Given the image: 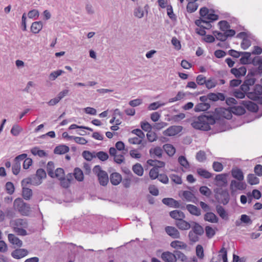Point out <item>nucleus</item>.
<instances>
[{"label": "nucleus", "instance_id": "nucleus-1", "mask_svg": "<svg viewBox=\"0 0 262 262\" xmlns=\"http://www.w3.org/2000/svg\"><path fill=\"white\" fill-rule=\"evenodd\" d=\"M215 123L214 118L211 116L203 115L194 119L191 122V126L196 129L208 130L210 125Z\"/></svg>", "mask_w": 262, "mask_h": 262}, {"label": "nucleus", "instance_id": "nucleus-2", "mask_svg": "<svg viewBox=\"0 0 262 262\" xmlns=\"http://www.w3.org/2000/svg\"><path fill=\"white\" fill-rule=\"evenodd\" d=\"M10 225L13 229V231L17 235L25 236L27 235L25 230L28 227V223L25 220L18 219L10 222Z\"/></svg>", "mask_w": 262, "mask_h": 262}, {"label": "nucleus", "instance_id": "nucleus-3", "mask_svg": "<svg viewBox=\"0 0 262 262\" xmlns=\"http://www.w3.org/2000/svg\"><path fill=\"white\" fill-rule=\"evenodd\" d=\"M93 171L97 176L99 182L102 186H106L108 182V177L107 172L102 170L99 165H96L93 169Z\"/></svg>", "mask_w": 262, "mask_h": 262}, {"label": "nucleus", "instance_id": "nucleus-4", "mask_svg": "<svg viewBox=\"0 0 262 262\" xmlns=\"http://www.w3.org/2000/svg\"><path fill=\"white\" fill-rule=\"evenodd\" d=\"M200 15L201 18L212 22L219 19V16L215 14L214 10L209 9L206 7L200 9Z\"/></svg>", "mask_w": 262, "mask_h": 262}, {"label": "nucleus", "instance_id": "nucleus-5", "mask_svg": "<svg viewBox=\"0 0 262 262\" xmlns=\"http://www.w3.org/2000/svg\"><path fill=\"white\" fill-rule=\"evenodd\" d=\"M13 206L22 215H27L30 212V208L29 205L25 203L20 198H17L14 200Z\"/></svg>", "mask_w": 262, "mask_h": 262}, {"label": "nucleus", "instance_id": "nucleus-6", "mask_svg": "<svg viewBox=\"0 0 262 262\" xmlns=\"http://www.w3.org/2000/svg\"><path fill=\"white\" fill-rule=\"evenodd\" d=\"M247 185L243 181H237L233 180L230 184V190L231 194L234 195L237 193L238 191H243L246 189Z\"/></svg>", "mask_w": 262, "mask_h": 262}, {"label": "nucleus", "instance_id": "nucleus-7", "mask_svg": "<svg viewBox=\"0 0 262 262\" xmlns=\"http://www.w3.org/2000/svg\"><path fill=\"white\" fill-rule=\"evenodd\" d=\"M254 72H249L246 77L243 84L241 85L240 89L244 92H247L250 90V86L253 85L255 82Z\"/></svg>", "mask_w": 262, "mask_h": 262}, {"label": "nucleus", "instance_id": "nucleus-8", "mask_svg": "<svg viewBox=\"0 0 262 262\" xmlns=\"http://www.w3.org/2000/svg\"><path fill=\"white\" fill-rule=\"evenodd\" d=\"M52 178H57L60 181L61 185L62 187H66V181L64 180V171L61 168H57L55 171L53 172V174L50 176Z\"/></svg>", "mask_w": 262, "mask_h": 262}, {"label": "nucleus", "instance_id": "nucleus-9", "mask_svg": "<svg viewBox=\"0 0 262 262\" xmlns=\"http://www.w3.org/2000/svg\"><path fill=\"white\" fill-rule=\"evenodd\" d=\"M182 129L183 128L181 126H171L163 131V134L166 136H173L180 133L182 130Z\"/></svg>", "mask_w": 262, "mask_h": 262}, {"label": "nucleus", "instance_id": "nucleus-10", "mask_svg": "<svg viewBox=\"0 0 262 262\" xmlns=\"http://www.w3.org/2000/svg\"><path fill=\"white\" fill-rule=\"evenodd\" d=\"M262 95V86L260 84H256L252 92H248L247 96L252 100L257 99L259 96Z\"/></svg>", "mask_w": 262, "mask_h": 262}, {"label": "nucleus", "instance_id": "nucleus-11", "mask_svg": "<svg viewBox=\"0 0 262 262\" xmlns=\"http://www.w3.org/2000/svg\"><path fill=\"white\" fill-rule=\"evenodd\" d=\"M149 9V6L145 5L144 7H138L134 10V14L135 17L138 18H141L144 15H147Z\"/></svg>", "mask_w": 262, "mask_h": 262}, {"label": "nucleus", "instance_id": "nucleus-12", "mask_svg": "<svg viewBox=\"0 0 262 262\" xmlns=\"http://www.w3.org/2000/svg\"><path fill=\"white\" fill-rule=\"evenodd\" d=\"M227 174H219L216 176L215 180L216 181V185L220 187H225L227 185L228 181Z\"/></svg>", "mask_w": 262, "mask_h": 262}, {"label": "nucleus", "instance_id": "nucleus-13", "mask_svg": "<svg viewBox=\"0 0 262 262\" xmlns=\"http://www.w3.org/2000/svg\"><path fill=\"white\" fill-rule=\"evenodd\" d=\"M165 231L169 236L173 238H179L180 237V232L175 227L167 226L165 228Z\"/></svg>", "mask_w": 262, "mask_h": 262}, {"label": "nucleus", "instance_id": "nucleus-14", "mask_svg": "<svg viewBox=\"0 0 262 262\" xmlns=\"http://www.w3.org/2000/svg\"><path fill=\"white\" fill-rule=\"evenodd\" d=\"M28 251L25 249H17L11 253V256L16 259H20L28 254Z\"/></svg>", "mask_w": 262, "mask_h": 262}, {"label": "nucleus", "instance_id": "nucleus-15", "mask_svg": "<svg viewBox=\"0 0 262 262\" xmlns=\"http://www.w3.org/2000/svg\"><path fill=\"white\" fill-rule=\"evenodd\" d=\"M161 258L165 262H176L177 257L173 253L167 251L163 252Z\"/></svg>", "mask_w": 262, "mask_h": 262}, {"label": "nucleus", "instance_id": "nucleus-16", "mask_svg": "<svg viewBox=\"0 0 262 262\" xmlns=\"http://www.w3.org/2000/svg\"><path fill=\"white\" fill-rule=\"evenodd\" d=\"M247 69L245 66H241L238 68H232L231 69V73L236 77H240L245 75Z\"/></svg>", "mask_w": 262, "mask_h": 262}, {"label": "nucleus", "instance_id": "nucleus-17", "mask_svg": "<svg viewBox=\"0 0 262 262\" xmlns=\"http://www.w3.org/2000/svg\"><path fill=\"white\" fill-rule=\"evenodd\" d=\"M212 21L205 20L201 17L195 21V24L198 27H202L205 29H209L211 27V23Z\"/></svg>", "mask_w": 262, "mask_h": 262}, {"label": "nucleus", "instance_id": "nucleus-18", "mask_svg": "<svg viewBox=\"0 0 262 262\" xmlns=\"http://www.w3.org/2000/svg\"><path fill=\"white\" fill-rule=\"evenodd\" d=\"M162 201L164 204L169 207L173 208L179 207V203L172 198H164Z\"/></svg>", "mask_w": 262, "mask_h": 262}, {"label": "nucleus", "instance_id": "nucleus-19", "mask_svg": "<svg viewBox=\"0 0 262 262\" xmlns=\"http://www.w3.org/2000/svg\"><path fill=\"white\" fill-rule=\"evenodd\" d=\"M220 194L221 195V203L224 205H226L229 201L230 195L227 190H220Z\"/></svg>", "mask_w": 262, "mask_h": 262}, {"label": "nucleus", "instance_id": "nucleus-20", "mask_svg": "<svg viewBox=\"0 0 262 262\" xmlns=\"http://www.w3.org/2000/svg\"><path fill=\"white\" fill-rule=\"evenodd\" d=\"M176 225L179 229L182 230H188L190 228V224L183 219L176 221Z\"/></svg>", "mask_w": 262, "mask_h": 262}, {"label": "nucleus", "instance_id": "nucleus-21", "mask_svg": "<svg viewBox=\"0 0 262 262\" xmlns=\"http://www.w3.org/2000/svg\"><path fill=\"white\" fill-rule=\"evenodd\" d=\"M122 180L121 176L117 172H114L111 174L110 181L113 185H118Z\"/></svg>", "mask_w": 262, "mask_h": 262}, {"label": "nucleus", "instance_id": "nucleus-22", "mask_svg": "<svg viewBox=\"0 0 262 262\" xmlns=\"http://www.w3.org/2000/svg\"><path fill=\"white\" fill-rule=\"evenodd\" d=\"M170 246L176 249H186L187 245L186 243L180 241H174L170 243Z\"/></svg>", "mask_w": 262, "mask_h": 262}, {"label": "nucleus", "instance_id": "nucleus-23", "mask_svg": "<svg viewBox=\"0 0 262 262\" xmlns=\"http://www.w3.org/2000/svg\"><path fill=\"white\" fill-rule=\"evenodd\" d=\"M232 177L237 181H243L244 177L241 169L239 168H233L231 171Z\"/></svg>", "mask_w": 262, "mask_h": 262}, {"label": "nucleus", "instance_id": "nucleus-24", "mask_svg": "<svg viewBox=\"0 0 262 262\" xmlns=\"http://www.w3.org/2000/svg\"><path fill=\"white\" fill-rule=\"evenodd\" d=\"M208 98L209 100L213 101H216L217 100H224L225 99V95L223 93H210L208 95Z\"/></svg>", "mask_w": 262, "mask_h": 262}, {"label": "nucleus", "instance_id": "nucleus-25", "mask_svg": "<svg viewBox=\"0 0 262 262\" xmlns=\"http://www.w3.org/2000/svg\"><path fill=\"white\" fill-rule=\"evenodd\" d=\"M8 240L10 243L13 245H15L18 247H21L23 242L17 237L15 236L13 234H9L8 236Z\"/></svg>", "mask_w": 262, "mask_h": 262}, {"label": "nucleus", "instance_id": "nucleus-26", "mask_svg": "<svg viewBox=\"0 0 262 262\" xmlns=\"http://www.w3.org/2000/svg\"><path fill=\"white\" fill-rule=\"evenodd\" d=\"M170 216L175 219L177 221L184 219L185 217V214L183 212L180 210H173L170 212Z\"/></svg>", "mask_w": 262, "mask_h": 262}, {"label": "nucleus", "instance_id": "nucleus-27", "mask_svg": "<svg viewBox=\"0 0 262 262\" xmlns=\"http://www.w3.org/2000/svg\"><path fill=\"white\" fill-rule=\"evenodd\" d=\"M186 209L192 215L195 216H199L201 215V210L196 206L188 204L186 205Z\"/></svg>", "mask_w": 262, "mask_h": 262}, {"label": "nucleus", "instance_id": "nucleus-28", "mask_svg": "<svg viewBox=\"0 0 262 262\" xmlns=\"http://www.w3.org/2000/svg\"><path fill=\"white\" fill-rule=\"evenodd\" d=\"M243 102L244 106L251 112H256L258 109L257 105L253 102L247 101H243Z\"/></svg>", "mask_w": 262, "mask_h": 262}, {"label": "nucleus", "instance_id": "nucleus-29", "mask_svg": "<svg viewBox=\"0 0 262 262\" xmlns=\"http://www.w3.org/2000/svg\"><path fill=\"white\" fill-rule=\"evenodd\" d=\"M204 220L212 223H216L218 222V218L216 215L212 212H207L204 215Z\"/></svg>", "mask_w": 262, "mask_h": 262}, {"label": "nucleus", "instance_id": "nucleus-30", "mask_svg": "<svg viewBox=\"0 0 262 262\" xmlns=\"http://www.w3.org/2000/svg\"><path fill=\"white\" fill-rule=\"evenodd\" d=\"M42 23L41 21H35L31 25V30L33 33L36 34L39 33V32L42 29Z\"/></svg>", "mask_w": 262, "mask_h": 262}, {"label": "nucleus", "instance_id": "nucleus-31", "mask_svg": "<svg viewBox=\"0 0 262 262\" xmlns=\"http://www.w3.org/2000/svg\"><path fill=\"white\" fill-rule=\"evenodd\" d=\"M162 149L160 147H156L155 148H151L149 150V154L150 156L154 158L157 157L160 158L162 155Z\"/></svg>", "mask_w": 262, "mask_h": 262}, {"label": "nucleus", "instance_id": "nucleus-32", "mask_svg": "<svg viewBox=\"0 0 262 262\" xmlns=\"http://www.w3.org/2000/svg\"><path fill=\"white\" fill-rule=\"evenodd\" d=\"M210 104L208 103H200L194 107V111L196 112L206 111L210 107Z\"/></svg>", "mask_w": 262, "mask_h": 262}, {"label": "nucleus", "instance_id": "nucleus-33", "mask_svg": "<svg viewBox=\"0 0 262 262\" xmlns=\"http://www.w3.org/2000/svg\"><path fill=\"white\" fill-rule=\"evenodd\" d=\"M31 153L34 156H38L39 157H44L47 156V154L43 150L39 149L38 147H35L31 149Z\"/></svg>", "mask_w": 262, "mask_h": 262}, {"label": "nucleus", "instance_id": "nucleus-34", "mask_svg": "<svg viewBox=\"0 0 262 262\" xmlns=\"http://www.w3.org/2000/svg\"><path fill=\"white\" fill-rule=\"evenodd\" d=\"M216 209L217 213L222 219L227 220L228 219L226 211L222 206H217Z\"/></svg>", "mask_w": 262, "mask_h": 262}, {"label": "nucleus", "instance_id": "nucleus-35", "mask_svg": "<svg viewBox=\"0 0 262 262\" xmlns=\"http://www.w3.org/2000/svg\"><path fill=\"white\" fill-rule=\"evenodd\" d=\"M135 173L139 176H142L143 174L144 170L142 165L139 163H136L132 168Z\"/></svg>", "mask_w": 262, "mask_h": 262}, {"label": "nucleus", "instance_id": "nucleus-36", "mask_svg": "<svg viewBox=\"0 0 262 262\" xmlns=\"http://www.w3.org/2000/svg\"><path fill=\"white\" fill-rule=\"evenodd\" d=\"M66 92L63 91L60 92L57 97L50 100L48 102L50 105H54L57 104L64 96H65Z\"/></svg>", "mask_w": 262, "mask_h": 262}, {"label": "nucleus", "instance_id": "nucleus-37", "mask_svg": "<svg viewBox=\"0 0 262 262\" xmlns=\"http://www.w3.org/2000/svg\"><path fill=\"white\" fill-rule=\"evenodd\" d=\"M163 149L170 156H173L175 152L176 149L174 147L170 144H166L163 145Z\"/></svg>", "mask_w": 262, "mask_h": 262}, {"label": "nucleus", "instance_id": "nucleus-38", "mask_svg": "<svg viewBox=\"0 0 262 262\" xmlns=\"http://www.w3.org/2000/svg\"><path fill=\"white\" fill-rule=\"evenodd\" d=\"M183 195L188 202H194L196 200L194 195L189 191H184L183 193Z\"/></svg>", "mask_w": 262, "mask_h": 262}, {"label": "nucleus", "instance_id": "nucleus-39", "mask_svg": "<svg viewBox=\"0 0 262 262\" xmlns=\"http://www.w3.org/2000/svg\"><path fill=\"white\" fill-rule=\"evenodd\" d=\"M197 173L199 176L205 179H209L212 177V174L207 170L203 168H198Z\"/></svg>", "mask_w": 262, "mask_h": 262}, {"label": "nucleus", "instance_id": "nucleus-40", "mask_svg": "<svg viewBox=\"0 0 262 262\" xmlns=\"http://www.w3.org/2000/svg\"><path fill=\"white\" fill-rule=\"evenodd\" d=\"M191 231L199 235H202L204 233L203 227L196 223H194V225L192 227Z\"/></svg>", "mask_w": 262, "mask_h": 262}, {"label": "nucleus", "instance_id": "nucleus-41", "mask_svg": "<svg viewBox=\"0 0 262 262\" xmlns=\"http://www.w3.org/2000/svg\"><path fill=\"white\" fill-rule=\"evenodd\" d=\"M217 84V82L214 78H209L207 79L205 84L206 88L208 89H211L215 88Z\"/></svg>", "mask_w": 262, "mask_h": 262}, {"label": "nucleus", "instance_id": "nucleus-42", "mask_svg": "<svg viewBox=\"0 0 262 262\" xmlns=\"http://www.w3.org/2000/svg\"><path fill=\"white\" fill-rule=\"evenodd\" d=\"M242 57L240 59V62L242 64H246L249 63L251 53L249 52H242Z\"/></svg>", "mask_w": 262, "mask_h": 262}, {"label": "nucleus", "instance_id": "nucleus-43", "mask_svg": "<svg viewBox=\"0 0 262 262\" xmlns=\"http://www.w3.org/2000/svg\"><path fill=\"white\" fill-rule=\"evenodd\" d=\"M198 7L197 3H188L186 7L187 11L189 13H193L197 10Z\"/></svg>", "mask_w": 262, "mask_h": 262}, {"label": "nucleus", "instance_id": "nucleus-44", "mask_svg": "<svg viewBox=\"0 0 262 262\" xmlns=\"http://www.w3.org/2000/svg\"><path fill=\"white\" fill-rule=\"evenodd\" d=\"M23 196L26 200H30L32 196V191L31 189L27 187H23Z\"/></svg>", "mask_w": 262, "mask_h": 262}, {"label": "nucleus", "instance_id": "nucleus-45", "mask_svg": "<svg viewBox=\"0 0 262 262\" xmlns=\"http://www.w3.org/2000/svg\"><path fill=\"white\" fill-rule=\"evenodd\" d=\"M232 113L237 115H241L245 113V108L241 106H236L231 108Z\"/></svg>", "mask_w": 262, "mask_h": 262}, {"label": "nucleus", "instance_id": "nucleus-46", "mask_svg": "<svg viewBox=\"0 0 262 262\" xmlns=\"http://www.w3.org/2000/svg\"><path fill=\"white\" fill-rule=\"evenodd\" d=\"M22 131L23 128L20 126L15 124L12 126L10 133L14 136H18Z\"/></svg>", "mask_w": 262, "mask_h": 262}, {"label": "nucleus", "instance_id": "nucleus-47", "mask_svg": "<svg viewBox=\"0 0 262 262\" xmlns=\"http://www.w3.org/2000/svg\"><path fill=\"white\" fill-rule=\"evenodd\" d=\"M165 105V103H161L159 101H157V102H155L150 103L148 106L147 108L149 111L156 110L158 108H159V107H160L162 106H164Z\"/></svg>", "mask_w": 262, "mask_h": 262}, {"label": "nucleus", "instance_id": "nucleus-48", "mask_svg": "<svg viewBox=\"0 0 262 262\" xmlns=\"http://www.w3.org/2000/svg\"><path fill=\"white\" fill-rule=\"evenodd\" d=\"M248 182L251 185H256L259 182V179L254 174H249L247 177Z\"/></svg>", "mask_w": 262, "mask_h": 262}, {"label": "nucleus", "instance_id": "nucleus-49", "mask_svg": "<svg viewBox=\"0 0 262 262\" xmlns=\"http://www.w3.org/2000/svg\"><path fill=\"white\" fill-rule=\"evenodd\" d=\"M178 162L185 169H188L190 167L189 164L186 158L183 156H180L178 158Z\"/></svg>", "mask_w": 262, "mask_h": 262}, {"label": "nucleus", "instance_id": "nucleus-50", "mask_svg": "<svg viewBox=\"0 0 262 262\" xmlns=\"http://www.w3.org/2000/svg\"><path fill=\"white\" fill-rule=\"evenodd\" d=\"M74 175L75 179L78 181H82L83 180V173L82 171L78 168H76L74 170Z\"/></svg>", "mask_w": 262, "mask_h": 262}, {"label": "nucleus", "instance_id": "nucleus-51", "mask_svg": "<svg viewBox=\"0 0 262 262\" xmlns=\"http://www.w3.org/2000/svg\"><path fill=\"white\" fill-rule=\"evenodd\" d=\"M222 116L226 119H230L232 117V112L231 110L230 111L228 109L224 108H221L220 111Z\"/></svg>", "mask_w": 262, "mask_h": 262}, {"label": "nucleus", "instance_id": "nucleus-52", "mask_svg": "<svg viewBox=\"0 0 262 262\" xmlns=\"http://www.w3.org/2000/svg\"><path fill=\"white\" fill-rule=\"evenodd\" d=\"M213 34L217 40L225 41L227 39L225 32L223 33L217 31H215L213 32Z\"/></svg>", "mask_w": 262, "mask_h": 262}, {"label": "nucleus", "instance_id": "nucleus-53", "mask_svg": "<svg viewBox=\"0 0 262 262\" xmlns=\"http://www.w3.org/2000/svg\"><path fill=\"white\" fill-rule=\"evenodd\" d=\"M83 157L87 161H91L94 158H95V152H91L89 151H84L82 152Z\"/></svg>", "mask_w": 262, "mask_h": 262}, {"label": "nucleus", "instance_id": "nucleus-54", "mask_svg": "<svg viewBox=\"0 0 262 262\" xmlns=\"http://www.w3.org/2000/svg\"><path fill=\"white\" fill-rule=\"evenodd\" d=\"M97 157L100 160L104 161L108 158V154L104 151H99L95 152V158Z\"/></svg>", "mask_w": 262, "mask_h": 262}, {"label": "nucleus", "instance_id": "nucleus-55", "mask_svg": "<svg viewBox=\"0 0 262 262\" xmlns=\"http://www.w3.org/2000/svg\"><path fill=\"white\" fill-rule=\"evenodd\" d=\"M220 258H222L223 262H228L227 252L225 248H222L219 251L218 255Z\"/></svg>", "mask_w": 262, "mask_h": 262}, {"label": "nucleus", "instance_id": "nucleus-56", "mask_svg": "<svg viewBox=\"0 0 262 262\" xmlns=\"http://www.w3.org/2000/svg\"><path fill=\"white\" fill-rule=\"evenodd\" d=\"M199 190L201 194L206 196L209 197L211 194V190L207 186H201Z\"/></svg>", "mask_w": 262, "mask_h": 262}, {"label": "nucleus", "instance_id": "nucleus-57", "mask_svg": "<svg viewBox=\"0 0 262 262\" xmlns=\"http://www.w3.org/2000/svg\"><path fill=\"white\" fill-rule=\"evenodd\" d=\"M159 170L157 167H153L150 169L149 175L151 179L155 180L158 178L159 176Z\"/></svg>", "mask_w": 262, "mask_h": 262}, {"label": "nucleus", "instance_id": "nucleus-58", "mask_svg": "<svg viewBox=\"0 0 262 262\" xmlns=\"http://www.w3.org/2000/svg\"><path fill=\"white\" fill-rule=\"evenodd\" d=\"M64 72L61 70H58L52 72L49 75V79L50 80H54L57 77L61 75Z\"/></svg>", "mask_w": 262, "mask_h": 262}, {"label": "nucleus", "instance_id": "nucleus-59", "mask_svg": "<svg viewBox=\"0 0 262 262\" xmlns=\"http://www.w3.org/2000/svg\"><path fill=\"white\" fill-rule=\"evenodd\" d=\"M199 235L196 233L193 232L191 230L189 231L188 236L190 241L192 242L195 243L199 241Z\"/></svg>", "mask_w": 262, "mask_h": 262}, {"label": "nucleus", "instance_id": "nucleus-60", "mask_svg": "<svg viewBox=\"0 0 262 262\" xmlns=\"http://www.w3.org/2000/svg\"><path fill=\"white\" fill-rule=\"evenodd\" d=\"M218 25L220 29L223 31H226L229 27L230 26L228 23L225 20H222L219 22Z\"/></svg>", "mask_w": 262, "mask_h": 262}, {"label": "nucleus", "instance_id": "nucleus-61", "mask_svg": "<svg viewBox=\"0 0 262 262\" xmlns=\"http://www.w3.org/2000/svg\"><path fill=\"white\" fill-rule=\"evenodd\" d=\"M245 93L241 90H236L233 92V96L238 99H243L245 97Z\"/></svg>", "mask_w": 262, "mask_h": 262}, {"label": "nucleus", "instance_id": "nucleus-62", "mask_svg": "<svg viewBox=\"0 0 262 262\" xmlns=\"http://www.w3.org/2000/svg\"><path fill=\"white\" fill-rule=\"evenodd\" d=\"M54 152L56 154H64L66 153V145H59L55 147Z\"/></svg>", "mask_w": 262, "mask_h": 262}, {"label": "nucleus", "instance_id": "nucleus-63", "mask_svg": "<svg viewBox=\"0 0 262 262\" xmlns=\"http://www.w3.org/2000/svg\"><path fill=\"white\" fill-rule=\"evenodd\" d=\"M54 169V164L53 162L50 161L48 163L47 165V171L48 175L51 176V174H53Z\"/></svg>", "mask_w": 262, "mask_h": 262}, {"label": "nucleus", "instance_id": "nucleus-64", "mask_svg": "<svg viewBox=\"0 0 262 262\" xmlns=\"http://www.w3.org/2000/svg\"><path fill=\"white\" fill-rule=\"evenodd\" d=\"M206 80V77L203 75H199L196 78V83L200 85L205 84Z\"/></svg>", "mask_w": 262, "mask_h": 262}]
</instances>
